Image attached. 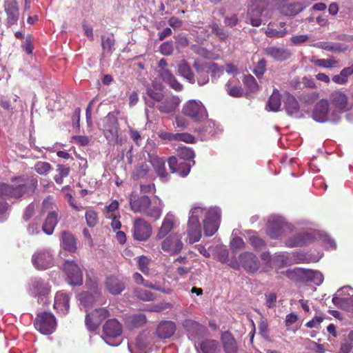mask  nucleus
<instances>
[{"mask_svg":"<svg viewBox=\"0 0 353 353\" xmlns=\"http://www.w3.org/2000/svg\"><path fill=\"white\" fill-rule=\"evenodd\" d=\"M163 207V202L159 198L156 197L152 201L150 200V204L148 205L144 214L154 220H157L162 214Z\"/></svg>","mask_w":353,"mask_h":353,"instance_id":"b1692460","label":"nucleus"},{"mask_svg":"<svg viewBox=\"0 0 353 353\" xmlns=\"http://www.w3.org/2000/svg\"><path fill=\"white\" fill-rule=\"evenodd\" d=\"M5 11L7 15V26L10 27L17 24L19 18V10L17 3L16 1H11L6 3Z\"/></svg>","mask_w":353,"mask_h":353,"instance_id":"5701e85b","label":"nucleus"},{"mask_svg":"<svg viewBox=\"0 0 353 353\" xmlns=\"http://www.w3.org/2000/svg\"><path fill=\"white\" fill-rule=\"evenodd\" d=\"M150 161L157 176L161 179H166L168 173L166 171L165 160L157 155L149 154Z\"/></svg>","mask_w":353,"mask_h":353,"instance_id":"a878e982","label":"nucleus"},{"mask_svg":"<svg viewBox=\"0 0 353 353\" xmlns=\"http://www.w3.org/2000/svg\"><path fill=\"white\" fill-rule=\"evenodd\" d=\"M266 69V61L264 59H261L256 64L254 73L256 77H261L265 72Z\"/></svg>","mask_w":353,"mask_h":353,"instance_id":"052dcab7","label":"nucleus"},{"mask_svg":"<svg viewBox=\"0 0 353 353\" xmlns=\"http://www.w3.org/2000/svg\"><path fill=\"white\" fill-rule=\"evenodd\" d=\"M310 62L313 63L315 65L325 68H332L335 66L338 62L337 61L330 59H316L315 57H312L310 59Z\"/></svg>","mask_w":353,"mask_h":353,"instance_id":"de8ad7c7","label":"nucleus"},{"mask_svg":"<svg viewBox=\"0 0 353 353\" xmlns=\"http://www.w3.org/2000/svg\"><path fill=\"white\" fill-rule=\"evenodd\" d=\"M221 341L225 353H237L236 342L229 332H224L221 336Z\"/></svg>","mask_w":353,"mask_h":353,"instance_id":"72a5a7b5","label":"nucleus"},{"mask_svg":"<svg viewBox=\"0 0 353 353\" xmlns=\"http://www.w3.org/2000/svg\"><path fill=\"white\" fill-rule=\"evenodd\" d=\"M284 104L288 114L295 117H299V105L294 96L285 93Z\"/></svg>","mask_w":353,"mask_h":353,"instance_id":"c85d7f7f","label":"nucleus"},{"mask_svg":"<svg viewBox=\"0 0 353 353\" xmlns=\"http://www.w3.org/2000/svg\"><path fill=\"white\" fill-rule=\"evenodd\" d=\"M167 62L164 59L159 61V74L162 79L168 83L172 88L176 91L182 89L183 85L177 81L175 77L166 68Z\"/></svg>","mask_w":353,"mask_h":353,"instance_id":"4468645a","label":"nucleus"},{"mask_svg":"<svg viewBox=\"0 0 353 353\" xmlns=\"http://www.w3.org/2000/svg\"><path fill=\"white\" fill-rule=\"evenodd\" d=\"M176 141L192 143L194 141V137L188 133H176Z\"/></svg>","mask_w":353,"mask_h":353,"instance_id":"69168bd1","label":"nucleus"},{"mask_svg":"<svg viewBox=\"0 0 353 353\" xmlns=\"http://www.w3.org/2000/svg\"><path fill=\"white\" fill-rule=\"evenodd\" d=\"M119 203L117 201L114 200L108 205L105 208V216L106 218H112L113 216L119 214L117 211L119 208Z\"/></svg>","mask_w":353,"mask_h":353,"instance_id":"6e6d98bb","label":"nucleus"},{"mask_svg":"<svg viewBox=\"0 0 353 353\" xmlns=\"http://www.w3.org/2000/svg\"><path fill=\"white\" fill-rule=\"evenodd\" d=\"M200 349L203 353H219V343L216 341L207 339L200 344Z\"/></svg>","mask_w":353,"mask_h":353,"instance_id":"ea45409f","label":"nucleus"},{"mask_svg":"<svg viewBox=\"0 0 353 353\" xmlns=\"http://www.w3.org/2000/svg\"><path fill=\"white\" fill-rule=\"evenodd\" d=\"M128 349L131 353H146V343L143 341L142 337L137 339L134 345L129 344Z\"/></svg>","mask_w":353,"mask_h":353,"instance_id":"49530a36","label":"nucleus"},{"mask_svg":"<svg viewBox=\"0 0 353 353\" xmlns=\"http://www.w3.org/2000/svg\"><path fill=\"white\" fill-rule=\"evenodd\" d=\"M304 7L305 6L300 3H295L292 4L283 6L280 8V10L281 12L284 15L293 16L302 11Z\"/></svg>","mask_w":353,"mask_h":353,"instance_id":"a19ab883","label":"nucleus"},{"mask_svg":"<svg viewBox=\"0 0 353 353\" xmlns=\"http://www.w3.org/2000/svg\"><path fill=\"white\" fill-rule=\"evenodd\" d=\"M32 263L34 267L39 270H43L51 268L54 263L52 255L43 250L34 252L32 256Z\"/></svg>","mask_w":353,"mask_h":353,"instance_id":"f8f14e48","label":"nucleus"},{"mask_svg":"<svg viewBox=\"0 0 353 353\" xmlns=\"http://www.w3.org/2000/svg\"><path fill=\"white\" fill-rule=\"evenodd\" d=\"M314 46L330 52H336L339 50L338 46L329 42H319Z\"/></svg>","mask_w":353,"mask_h":353,"instance_id":"13d9d810","label":"nucleus"},{"mask_svg":"<svg viewBox=\"0 0 353 353\" xmlns=\"http://www.w3.org/2000/svg\"><path fill=\"white\" fill-rule=\"evenodd\" d=\"M66 280L71 285H81L83 283V275L78 265L72 261H66L63 265Z\"/></svg>","mask_w":353,"mask_h":353,"instance_id":"1a4fd4ad","label":"nucleus"},{"mask_svg":"<svg viewBox=\"0 0 353 353\" xmlns=\"http://www.w3.org/2000/svg\"><path fill=\"white\" fill-rule=\"evenodd\" d=\"M276 295L274 293H269L265 295V304L269 308H273L276 305Z\"/></svg>","mask_w":353,"mask_h":353,"instance_id":"338daca9","label":"nucleus"},{"mask_svg":"<svg viewBox=\"0 0 353 353\" xmlns=\"http://www.w3.org/2000/svg\"><path fill=\"white\" fill-rule=\"evenodd\" d=\"M150 165L146 163H141L135 167L132 176L134 179L148 178L150 176Z\"/></svg>","mask_w":353,"mask_h":353,"instance_id":"4c0bfd02","label":"nucleus"},{"mask_svg":"<svg viewBox=\"0 0 353 353\" xmlns=\"http://www.w3.org/2000/svg\"><path fill=\"white\" fill-rule=\"evenodd\" d=\"M182 112L196 122H201L208 118L205 107L199 100L191 99L185 102Z\"/></svg>","mask_w":353,"mask_h":353,"instance_id":"20e7f679","label":"nucleus"},{"mask_svg":"<svg viewBox=\"0 0 353 353\" xmlns=\"http://www.w3.org/2000/svg\"><path fill=\"white\" fill-rule=\"evenodd\" d=\"M54 205V200L52 196H47L42 203V211L50 212L52 211Z\"/></svg>","mask_w":353,"mask_h":353,"instance_id":"e2e57ef3","label":"nucleus"},{"mask_svg":"<svg viewBox=\"0 0 353 353\" xmlns=\"http://www.w3.org/2000/svg\"><path fill=\"white\" fill-rule=\"evenodd\" d=\"M250 243L256 249L261 248L264 245L263 240L256 236L250 237Z\"/></svg>","mask_w":353,"mask_h":353,"instance_id":"774afa93","label":"nucleus"},{"mask_svg":"<svg viewBox=\"0 0 353 353\" xmlns=\"http://www.w3.org/2000/svg\"><path fill=\"white\" fill-rule=\"evenodd\" d=\"M353 299V290L350 286H344L334 294L332 301L339 307H343L344 303H350Z\"/></svg>","mask_w":353,"mask_h":353,"instance_id":"a211bd4d","label":"nucleus"},{"mask_svg":"<svg viewBox=\"0 0 353 353\" xmlns=\"http://www.w3.org/2000/svg\"><path fill=\"white\" fill-rule=\"evenodd\" d=\"M329 104L327 100H321L315 106L313 112V119L318 122H325L328 120Z\"/></svg>","mask_w":353,"mask_h":353,"instance_id":"cd10ccee","label":"nucleus"},{"mask_svg":"<svg viewBox=\"0 0 353 353\" xmlns=\"http://www.w3.org/2000/svg\"><path fill=\"white\" fill-rule=\"evenodd\" d=\"M149 263H150V259L146 256H142L139 259V268L142 271V272H143L144 274L148 273Z\"/></svg>","mask_w":353,"mask_h":353,"instance_id":"0e129e2a","label":"nucleus"},{"mask_svg":"<svg viewBox=\"0 0 353 353\" xmlns=\"http://www.w3.org/2000/svg\"><path fill=\"white\" fill-rule=\"evenodd\" d=\"M58 223V213L55 210L50 211L43 223L42 230L48 235L53 233Z\"/></svg>","mask_w":353,"mask_h":353,"instance_id":"c756f323","label":"nucleus"},{"mask_svg":"<svg viewBox=\"0 0 353 353\" xmlns=\"http://www.w3.org/2000/svg\"><path fill=\"white\" fill-rule=\"evenodd\" d=\"M52 170L51 165L46 161H38L34 165L35 172L40 175H47Z\"/></svg>","mask_w":353,"mask_h":353,"instance_id":"8fccbe9b","label":"nucleus"},{"mask_svg":"<svg viewBox=\"0 0 353 353\" xmlns=\"http://www.w3.org/2000/svg\"><path fill=\"white\" fill-rule=\"evenodd\" d=\"M313 239V236L309 232L300 233L297 236L290 239L286 245L289 247L303 246Z\"/></svg>","mask_w":353,"mask_h":353,"instance_id":"7c9ffc66","label":"nucleus"},{"mask_svg":"<svg viewBox=\"0 0 353 353\" xmlns=\"http://www.w3.org/2000/svg\"><path fill=\"white\" fill-rule=\"evenodd\" d=\"M267 3L268 0H252L248 10V15L252 26L258 27L261 24L262 21L259 17L263 12Z\"/></svg>","mask_w":353,"mask_h":353,"instance_id":"9b49d317","label":"nucleus"},{"mask_svg":"<svg viewBox=\"0 0 353 353\" xmlns=\"http://www.w3.org/2000/svg\"><path fill=\"white\" fill-rule=\"evenodd\" d=\"M331 105L337 112H342L348 110V102L347 95L341 91H334L330 97Z\"/></svg>","mask_w":353,"mask_h":353,"instance_id":"6ab92c4d","label":"nucleus"},{"mask_svg":"<svg viewBox=\"0 0 353 353\" xmlns=\"http://www.w3.org/2000/svg\"><path fill=\"white\" fill-rule=\"evenodd\" d=\"M152 234V226L142 219H137L134 221V237L142 241L147 240Z\"/></svg>","mask_w":353,"mask_h":353,"instance_id":"ddd939ff","label":"nucleus"},{"mask_svg":"<svg viewBox=\"0 0 353 353\" xmlns=\"http://www.w3.org/2000/svg\"><path fill=\"white\" fill-rule=\"evenodd\" d=\"M150 204V199L148 196H137L131 194L130 205L131 210L135 213H145L148 205Z\"/></svg>","mask_w":353,"mask_h":353,"instance_id":"2eb2a0df","label":"nucleus"},{"mask_svg":"<svg viewBox=\"0 0 353 353\" xmlns=\"http://www.w3.org/2000/svg\"><path fill=\"white\" fill-rule=\"evenodd\" d=\"M203 219L204 233L208 236H212L219 228L220 210L217 208L205 209L201 206H194L190 211L187 233L190 243L199 241L201 237V228L199 219Z\"/></svg>","mask_w":353,"mask_h":353,"instance_id":"f257e3e1","label":"nucleus"},{"mask_svg":"<svg viewBox=\"0 0 353 353\" xmlns=\"http://www.w3.org/2000/svg\"><path fill=\"white\" fill-rule=\"evenodd\" d=\"M77 297L80 305L84 308L85 312V324L88 326V293L82 292L78 294Z\"/></svg>","mask_w":353,"mask_h":353,"instance_id":"09e8293b","label":"nucleus"},{"mask_svg":"<svg viewBox=\"0 0 353 353\" xmlns=\"http://www.w3.org/2000/svg\"><path fill=\"white\" fill-rule=\"evenodd\" d=\"M280 106L281 99L279 97V93L276 90H275L269 98L266 108L268 110L276 112L279 110Z\"/></svg>","mask_w":353,"mask_h":353,"instance_id":"79ce46f5","label":"nucleus"},{"mask_svg":"<svg viewBox=\"0 0 353 353\" xmlns=\"http://www.w3.org/2000/svg\"><path fill=\"white\" fill-rule=\"evenodd\" d=\"M183 248L182 236L179 233H172L162 239L161 249L170 255L179 254Z\"/></svg>","mask_w":353,"mask_h":353,"instance_id":"6e6552de","label":"nucleus"},{"mask_svg":"<svg viewBox=\"0 0 353 353\" xmlns=\"http://www.w3.org/2000/svg\"><path fill=\"white\" fill-rule=\"evenodd\" d=\"M243 82L245 86L250 92H256L259 88L258 84L254 77L252 75L245 76Z\"/></svg>","mask_w":353,"mask_h":353,"instance_id":"864d4df0","label":"nucleus"},{"mask_svg":"<svg viewBox=\"0 0 353 353\" xmlns=\"http://www.w3.org/2000/svg\"><path fill=\"white\" fill-rule=\"evenodd\" d=\"M285 224L279 216H272L268 223L267 234L272 239H277L281 236Z\"/></svg>","mask_w":353,"mask_h":353,"instance_id":"dca6fc26","label":"nucleus"},{"mask_svg":"<svg viewBox=\"0 0 353 353\" xmlns=\"http://www.w3.org/2000/svg\"><path fill=\"white\" fill-rule=\"evenodd\" d=\"M104 340L111 346H117L121 343L120 336L122 334V326L116 319L108 320L103 327Z\"/></svg>","mask_w":353,"mask_h":353,"instance_id":"0eeeda50","label":"nucleus"},{"mask_svg":"<svg viewBox=\"0 0 353 353\" xmlns=\"http://www.w3.org/2000/svg\"><path fill=\"white\" fill-rule=\"evenodd\" d=\"M171 172L176 173L181 176H186L190 170V165L185 161H180L174 157H171L168 160Z\"/></svg>","mask_w":353,"mask_h":353,"instance_id":"aec40b11","label":"nucleus"},{"mask_svg":"<svg viewBox=\"0 0 353 353\" xmlns=\"http://www.w3.org/2000/svg\"><path fill=\"white\" fill-rule=\"evenodd\" d=\"M105 285L108 290L112 294H119L125 289L124 283L115 276L108 277Z\"/></svg>","mask_w":353,"mask_h":353,"instance_id":"473e14b6","label":"nucleus"},{"mask_svg":"<svg viewBox=\"0 0 353 353\" xmlns=\"http://www.w3.org/2000/svg\"><path fill=\"white\" fill-rule=\"evenodd\" d=\"M50 288L49 283L41 279H34L29 284L30 292L34 297L37 298L38 303L43 305H49L50 303Z\"/></svg>","mask_w":353,"mask_h":353,"instance_id":"7ed1b4c3","label":"nucleus"},{"mask_svg":"<svg viewBox=\"0 0 353 353\" xmlns=\"http://www.w3.org/2000/svg\"><path fill=\"white\" fill-rule=\"evenodd\" d=\"M108 310L104 308L95 310L90 315V332L96 330L101 323L108 316Z\"/></svg>","mask_w":353,"mask_h":353,"instance_id":"bb28decb","label":"nucleus"},{"mask_svg":"<svg viewBox=\"0 0 353 353\" xmlns=\"http://www.w3.org/2000/svg\"><path fill=\"white\" fill-rule=\"evenodd\" d=\"M178 154L180 158L183 160L192 159L195 156L194 151L187 147L180 148L179 149Z\"/></svg>","mask_w":353,"mask_h":353,"instance_id":"4d7b16f0","label":"nucleus"},{"mask_svg":"<svg viewBox=\"0 0 353 353\" xmlns=\"http://www.w3.org/2000/svg\"><path fill=\"white\" fill-rule=\"evenodd\" d=\"M307 279L312 281L314 284L319 285L323 281V274L318 271L307 270L306 273Z\"/></svg>","mask_w":353,"mask_h":353,"instance_id":"603ef678","label":"nucleus"},{"mask_svg":"<svg viewBox=\"0 0 353 353\" xmlns=\"http://www.w3.org/2000/svg\"><path fill=\"white\" fill-rule=\"evenodd\" d=\"M239 259L241 265L247 272H255L259 270V261L254 254L245 252L241 254Z\"/></svg>","mask_w":353,"mask_h":353,"instance_id":"f3484780","label":"nucleus"},{"mask_svg":"<svg viewBox=\"0 0 353 353\" xmlns=\"http://www.w3.org/2000/svg\"><path fill=\"white\" fill-rule=\"evenodd\" d=\"M265 33L269 37L280 38L286 34V30H276L273 28L272 23H269Z\"/></svg>","mask_w":353,"mask_h":353,"instance_id":"5fc2aeb1","label":"nucleus"},{"mask_svg":"<svg viewBox=\"0 0 353 353\" xmlns=\"http://www.w3.org/2000/svg\"><path fill=\"white\" fill-rule=\"evenodd\" d=\"M12 184L0 183V196L14 199H27L37 190L38 180L36 177H15Z\"/></svg>","mask_w":353,"mask_h":353,"instance_id":"f03ea898","label":"nucleus"},{"mask_svg":"<svg viewBox=\"0 0 353 353\" xmlns=\"http://www.w3.org/2000/svg\"><path fill=\"white\" fill-rule=\"evenodd\" d=\"M181 102L180 99L176 96H168L163 99L158 105V109L162 113H170L174 112Z\"/></svg>","mask_w":353,"mask_h":353,"instance_id":"393cba45","label":"nucleus"},{"mask_svg":"<svg viewBox=\"0 0 353 353\" xmlns=\"http://www.w3.org/2000/svg\"><path fill=\"white\" fill-rule=\"evenodd\" d=\"M225 86L227 92L230 96L234 97H239L242 96L243 90L241 88L240 86L236 85V79H232L231 80L228 81Z\"/></svg>","mask_w":353,"mask_h":353,"instance_id":"c03bdc74","label":"nucleus"},{"mask_svg":"<svg viewBox=\"0 0 353 353\" xmlns=\"http://www.w3.org/2000/svg\"><path fill=\"white\" fill-rule=\"evenodd\" d=\"M57 171L59 174L54 176V179L57 184H62L63 179L69 175L70 169L68 167L59 165Z\"/></svg>","mask_w":353,"mask_h":353,"instance_id":"3c124183","label":"nucleus"},{"mask_svg":"<svg viewBox=\"0 0 353 353\" xmlns=\"http://www.w3.org/2000/svg\"><path fill=\"white\" fill-rule=\"evenodd\" d=\"M100 125L109 143H119V125L117 117L112 113H109L102 119Z\"/></svg>","mask_w":353,"mask_h":353,"instance_id":"423d86ee","label":"nucleus"},{"mask_svg":"<svg viewBox=\"0 0 353 353\" xmlns=\"http://www.w3.org/2000/svg\"><path fill=\"white\" fill-rule=\"evenodd\" d=\"M175 325L171 321H164L161 323L157 329V333L161 339L170 338L175 332Z\"/></svg>","mask_w":353,"mask_h":353,"instance_id":"2f4dec72","label":"nucleus"},{"mask_svg":"<svg viewBox=\"0 0 353 353\" xmlns=\"http://www.w3.org/2000/svg\"><path fill=\"white\" fill-rule=\"evenodd\" d=\"M178 72L190 83H195V78L190 65L184 60L179 62L178 65Z\"/></svg>","mask_w":353,"mask_h":353,"instance_id":"c9c22d12","label":"nucleus"},{"mask_svg":"<svg viewBox=\"0 0 353 353\" xmlns=\"http://www.w3.org/2000/svg\"><path fill=\"white\" fill-rule=\"evenodd\" d=\"M194 67L195 68L199 75L197 78L198 84L202 85L208 83L209 81L208 72L205 70L203 65H200L198 61H195L194 63Z\"/></svg>","mask_w":353,"mask_h":353,"instance_id":"37998d69","label":"nucleus"},{"mask_svg":"<svg viewBox=\"0 0 353 353\" xmlns=\"http://www.w3.org/2000/svg\"><path fill=\"white\" fill-rule=\"evenodd\" d=\"M61 245L62 248L70 252H74L77 250V242L72 234L63 231L61 233Z\"/></svg>","mask_w":353,"mask_h":353,"instance_id":"f704fd0d","label":"nucleus"},{"mask_svg":"<svg viewBox=\"0 0 353 353\" xmlns=\"http://www.w3.org/2000/svg\"><path fill=\"white\" fill-rule=\"evenodd\" d=\"M70 299L67 294L63 292H58L54 296V308L58 312L65 314L70 308Z\"/></svg>","mask_w":353,"mask_h":353,"instance_id":"4be33fe9","label":"nucleus"},{"mask_svg":"<svg viewBox=\"0 0 353 353\" xmlns=\"http://www.w3.org/2000/svg\"><path fill=\"white\" fill-rule=\"evenodd\" d=\"M174 50L172 41H167L160 46V52L165 56L170 55Z\"/></svg>","mask_w":353,"mask_h":353,"instance_id":"bf43d9fd","label":"nucleus"},{"mask_svg":"<svg viewBox=\"0 0 353 353\" xmlns=\"http://www.w3.org/2000/svg\"><path fill=\"white\" fill-rule=\"evenodd\" d=\"M353 74V64L350 66L343 68L339 74L334 75L332 77V81L338 84L343 85L345 84L348 81V77Z\"/></svg>","mask_w":353,"mask_h":353,"instance_id":"58836bf2","label":"nucleus"},{"mask_svg":"<svg viewBox=\"0 0 353 353\" xmlns=\"http://www.w3.org/2000/svg\"><path fill=\"white\" fill-rule=\"evenodd\" d=\"M146 94L147 96L145 97V100L146 104L149 106L153 105L152 100L155 101H161V100L163 99V94L160 88H156L154 90V88H149L147 90Z\"/></svg>","mask_w":353,"mask_h":353,"instance_id":"e433bc0d","label":"nucleus"},{"mask_svg":"<svg viewBox=\"0 0 353 353\" xmlns=\"http://www.w3.org/2000/svg\"><path fill=\"white\" fill-rule=\"evenodd\" d=\"M179 225V221L177 217L172 212L167 213L156 234V239L157 240L163 239L166 236H168L172 230L178 228Z\"/></svg>","mask_w":353,"mask_h":353,"instance_id":"9d476101","label":"nucleus"},{"mask_svg":"<svg viewBox=\"0 0 353 353\" xmlns=\"http://www.w3.org/2000/svg\"><path fill=\"white\" fill-rule=\"evenodd\" d=\"M34 326L42 334H51L57 327L56 318L51 312H39L34 319Z\"/></svg>","mask_w":353,"mask_h":353,"instance_id":"39448f33","label":"nucleus"},{"mask_svg":"<svg viewBox=\"0 0 353 353\" xmlns=\"http://www.w3.org/2000/svg\"><path fill=\"white\" fill-rule=\"evenodd\" d=\"M265 54L277 61H283L289 59L291 52L288 49L276 46L267 47L264 50Z\"/></svg>","mask_w":353,"mask_h":353,"instance_id":"412c9836","label":"nucleus"},{"mask_svg":"<svg viewBox=\"0 0 353 353\" xmlns=\"http://www.w3.org/2000/svg\"><path fill=\"white\" fill-rule=\"evenodd\" d=\"M114 40L109 37H103L101 46L103 48L102 57L110 56L112 54L114 46Z\"/></svg>","mask_w":353,"mask_h":353,"instance_id":"a18cd8bd","label":"nucleus"},{"mask_svg":"<svg viewBox=\"0 0 353 353\" xmlns=\"http://www.w3.org/2000/svg\"><path fill=\"white\" fill-rule=\"evenodd\" d=\"M136 296L143 301H150L154 299L153 294L145 290H137Z\"/></svg>","mask_w":353,"mask_h":353,"instance_id":"680f3d73","label":"nucleus"}]
</instances>
